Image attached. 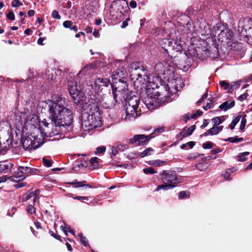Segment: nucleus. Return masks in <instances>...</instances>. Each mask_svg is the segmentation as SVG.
Returning <instances> with one entry per match:
<instances>
[{"label": "nucleus", "mask_w": 252, "mask_h": 252, "mask_svg": "<svg viewBox=\"0 0 252 252\" xmlns=\"http://www.w3.org/2000/svg\"><path fill=\"white\" fill-rule=\"evenodd\" d=\"M66 99L65 98L59 97L56 100H49V118L51 123H48L45 120L40 124V128H35L34 132L31 134V137L25 139L23 142L24 147L30 149H35L42 144L41 138H38L36 133H40L41 136L43 135L52 137L60 134L62 127H69L73 122V115L70 109L67 108Z\"/></svg>", "instance_id": "nucleus-1"}, {"label": "nucleus", "mask_w": 252, "mask_h": 252, "mask_svg": "<svg viewBox=\"0 0 252 252\" xmlns=\"http://www.w3.org/2000/svg\"><path fill=\"white\" fill-rule=\"evenodd\" d=\"M129 72L134 86L140 90H144L145 96H143V101L149 110L158 108L168 101V96L166 95L163 99L159 100L161 93L157 87L158 84L155 80H151L150 74L140 63H132Z\"/></svg>", "instance_id": "nucleus-2"}, {"label": "nucleus", "mask_w": 252, "mask_h": 252, "mask_svg": "<svg viewBox=\"0 0 252 252\" xmlns=\"http://www.w3.org/2000/svg\"><path fill=\"white\" fill-rule=\"evenodd\" d=\"M108 97H104L99 93L92 94L90 99L83 104L81 126L84 130L89 131L101 125L99 107L102 101L107 100Z\"/></svg>", "instance_id": "nucleus-3"}, {"label": "nucleus", "mask_w": 252, "mask_h": 252, "mask_svg": "<svg viewBox=\"0 0 252 252\" xmlns=\"http://www.w3.org/2000/svg\"><path fill=\"white\" fill-rule=\"evenodd\" d=\"M115 85H111L112 90L113 100L111 102L108 103L110 104L108 107H113L116 105V103L121 101L125 102L126 99H127L128 96L129 95L128 93V89L126 83L120 82L118 84L116 81L114 83Z\"/></svg>", "instance_id": "nucleus-4"}, {"label": "nucleus", "mask_w": 252, "mask_h": 252, "mask_svg": "<svg viewBox=\"0 0 252 252\" xmlns=\"http://www.w3.org/2000/svg\"><path fill=\"white\" fill-rule=\"evenodd\" d=\"M125 102L126 113L125 120L127 121L135 120L139 115L137 109L140 103L139 97L135 95L130 96L129 94Z\"/></svg>", "instance_id": "nucleus-5"}, {"label": "nucleus", "mask_w": 252, "mask_h": 252, "mask_svg": "<svg viewBox=\"0 0 252 252\" xmlns=\"http://www.w3.org/2000/svg\"><path fill=\"white\" fill-rule=\"evenodd\" d=\"M167 80L168 81V83L167 84L166 87H162V88L160 89V90L162 89H165V90L164 92L161 93L159 100H161L163 99L162 98H164L165 95L168 96V101H165L163 104L165 102H170L172 100L170 98L171 96L176 93L177 91H179L180 89L182 88L183 85H184L182 79L179 77H177L175 79L172 78L170 80L169 78H168Z\"/></svg>", "instance_id": "nucleus-6"}, {"label": "nucleus", "mask_w": 252, "mask_h": 252, "mask_svg": "<svg viewBox=\"0 0 252 252\" xmlns=\"http://www.w3.org/2000/svg\"><path fill=\"white\" fill-rule=\"evenodd\" d=\"M160 45L164 52L168 54L171 58L175 57L177 53L180 52L182 49L180 44L174 39L164 38L161 40Z\"/></svg>", "instance_id": "nucleus-7"}, {"label": "nucleus", "mask_w": 252, "mask_h": 252, "mask_svg": "<svg viewBox=\"0 0 252 252\" xmlns=\"http://www.w3.org/2000/svg\"><path fill=\"white\" fill-rule=\"evenodd\" d=\"M68 89L74 102L76 104L81 103L83 94L81 91L80 86L77 85L76 80L73 79L68 82Z\"/></svg>", "instance_id": "nucleus-8"}, {"label": "nucleus", "mask_w": 252, "mask_h": 252, "mask_svg": "<svg viewBox=\"0 0 252 252\" xmlns=\"http://www.w3.org/2000/svg\"><path fill=\"white\" fill-rule=\"evenodd\" d=\"M160 178L162 183L167 184L173 188L176 187L178 183L181 182L177 178L176 172L171 170H163L160 173Z\"/></svg>", "instance_id": "nucleus-9"}, {"label": "nucleus", "mask_w": 252, "mask_h": 252, "mask_svg": "<svg viewBox=\"0 0 252 252\" xmlns=\"http://www.w3.org/2000/svg\"><path fill=\"white\" fill-rule=\"evenodd\" d=\"M126 71L125 68L123 66L119 67L113 73L112 78L113 82L111 85H115L114 83L116 81L118 85H120V82L126 83Z\"/></svg>", "instance_id": "nucleus-10"}, {"label": "nucleus", "mask_w": 252, "mask_h": 252, "mask_svg": "<svg viewBox=\"0 0 252 252\" xmlns=\"http://www.w3.org/2000/svg\"><path fill=\"white\" fill-rule=\"evenodd\" d=\"M152 135H145L144 134H137L129 139V143L135 146H141L147 144L149 141L152 138Z\"/></svg>", "instance_id": "nucleus-11"}, {"label": "nucleus", "mask_w": 252, "mask_h": 252, "mask_svg": "<svg viewBox=\"0 0 252 252\" xmlns=\"http://www.w3.org/2000/svg\"><path fill=\"white\" fill-rule=\"evenodd\" d=\"M252 28V19L249 17H246L240 21L238 23V30L241 32V34L245 35L247 34V30Z\"/></svg>", "instance_id": "nucleus-12"}, {"label": "nucleus", "mask_w": 252, "mask_h": 252, "mask_svg": "<svg viewBox=\"0 0 252 252\" xmlns=\"http://www.w3.org/2000/svg\"><path fill=\"white\" fill-rule=\"evenodd\" d=\"M167 64L166 63H158L156 64L155 66V70L157 76L156 78L155 81H158L159 76L160 75H165L166 71H170V70L167 69Z\"/></svg>", "instance_id": "nucleus-13"}, {"label": "nucleus", "mask_w": 252, "mask_h": 252, "mask_svg": "<svg viewBox=\"0 0 252 252\" xmlns=\"http://www.w3.org/2000/svg\"><path fill=\"white\" fill-rule=\"evenodd\" d=\"M109 85H111V84L110 82V80L107 78H98L94 82V85L95 90L97 91V92H95V94L96 93H98L99 91L102 90L101 88L102 87H108ZM100 94H101L100 92H99Z\"/></svg>", "instance_id": "nucleus-14"}, {"label": "nucleus", "mask_w": 252, "mask_h": 252, "mask_svg": "<svg viewBox=\"0 0 252 252\" xmlns=\"http://www.w3.org/2000/svg\"><path fill=\"white\" fill-rule=\"evenodd\" d=\"M190 54L198 58H201L206 57L207 56H210V51L208 49H205V50H202L199 47H197L194 49L191 52V50H189Z\"/></svg>", "instance_id": "nucleus-15"}, {"label": "nucleus", "mask_w": 252, "mask_h": 252, "mask_svg": "<svg viewBox=\"0 0 252 252\" xmlns=\"http://www.w3.org/2000/svg\"><path fill=\"white\" fill-rule=\"evenodd\" d=\"M195 129V126L192 125L188 128H184L177 135L178 138L182 139L183 138L189 136L192 134Z\"/></svg>", "instance_id": "nucleus-16"}, {"label": "nucleus", "mask_w": 252, "mask_h": 252, "mask_svg": "<svg viewBox=\"0 0 252 252\" xmlns=\"http://www.w3.org/2000/svg\"><path fill=\"white\" fill-rule=\"evenodd\" d=\"M13 164L7 160L0 161V173H7L10 171Z\"/></svg>", "instance_id": "nucleus-17"}, {"label": "nucleus", "mask_w": 252, "mask_h": 252, "mask_svg": "<svg viewBox=\"0 0 252 252\" xmlns=\"http://www.w3.org/2000/svg\"><path fill=\"white\" fill-rule=\"evenodd\" d=\"M234 105L235 101L234 100L231 101L230 102L226 101L220 104L219 106V108L220 109L223 110L224 111H226L234 107Z\"/></svg>", "instance_id": "nucleus-18"}, {"label": "nucleus", "mask_w": 252, "mask_h": 252, "mask_svg": "<svg viewBox=\"0 0 252 252\" xmlns=\"http://www.w3.org/2000/svg\"><path fill=\"white\" fill-rule=\"evenodd\" d=\"M9 179L13 182H19L24 179H25V177L23 175H21V173L20 172H19V170L18 169L12 176L9 177Z\"/></svg>", "instance_id": "nucleus-19"}, {"label": "nucleus", "mask_w": 252, "mask_h": 252, "mask_svg": "<svg viewBox=\"0 0 252 252\" xmlns=\"http://www.w3.org/2000/svg\"><path fill=\"white\" fill-rule=\"evenodd\" d=\"M18 170L19 172H20L21 173V175H23L25 178L30 172V167L27 166H19Z\"/></svg>", "instance_id": "nucleus-20"}, {"label": "nucleus", "mask_w": 252, "mask_h": 252, "mask_svg": "<svg viewBox=\"0 0 252 252\" xmlns=\"http://www.w3.org/2000/svg\"><path fill=\"white\" fill-rule=\"evenodd\" d=\"M174 188L173 186H171L167 184L163 183L162 185H160L157 186V188L155 190V191H158L160 189H163L164 190H167L170 189Z\"/></svg>", "instance_id": "nucleus-21"}, {"label": "nucleus", "mask_w": 252, "mask_h": 252, "mask_svg": "<svg viewBox=\"0 0 252 252\" xmlns=\"http://www.w3.org/2000/svg\"><path fill=\"white\" fill-rule=\"evenodd\" d=\"M221 119H222V121H224L225 118L224 116H220V117H216L212 119V121L214 123V126H219L220 124L222 123V121L221 120Z\"/></svg>", "instance_id": "nucleus-22"}, {"label": "nucleus", "mask_w": 252, "mask_h": 252, "mask_svg": "<svg viewBox=\"0 0 252 252\" xmlns=\"http://www.w3.org/2000/svg\"><path fill=\"white\" fill-rule=\"evenodd\" d=\"M153 151L154 150L152 148H148L140 154V156L143 158L151 155Z\"/></svg>", "instance_id": "nucleus-23"}, {"label": "nucleus", "mask_w": 252, "mask_h": 252, "mask_svg": "<svg viewBox=\"0 0 252 252\" xmlns=\"http://www.w3.org/2000/svg\"><path fill=\"white\" fill-rule=\"evenodd\" d=\"M61 229L62 231H63V232L67 235V232H70L71 234H72L73 235H74V231L71 229L70 227L68 225H66L65 226H61Z\"/></svg>", "instance_id": "nucleus-24"}, {"label": "nucleus", "mask_w": 252, "mask_h": 252, "mask_svg": "<svg viewBox=\"0 0 252 252\" xmlns=\"http://www.w3.org/2000/svg\"><path fill=\"white\" fill-rule=\"evenodd\" d=\"M250 154L249 152H246L244 153H242L240 154L238 156L237 158H238V160L240 161H244L246 160L247 158H246V156L249 155Z\"/></svg>", "instance_id": "nucleus-25"}, {"label": "nucleus", "mask_w": 252, "mask_h": 252, "mask_svg": "<svg viewBox=\"0 0 252 252\" xmlns=\"http://www.w3.org/2000/svg\"><path fill=\"white\" fill-rule=\"evenodd\" d=\"M240 120V116H238L235 118V119L232 121L231 123L229 125L230 128L232 130L234 128L235 126L239 122Z\"/></svg>", "instance_id": "nucleus-26"}, {"label": "nucleus", "mask_w": 252, "mask_h": 252, "mask_svg": "<svg viewBox=\"0 0 252 252\" xmlns=\"http://www.w3.org/2000/svg\"><path fill=\"white\" fill-rule=\"evenodd\" d=\"M243 140V138H238L235 136L234 137H229L226 139L225 141H229L231 143H238L240 141H242Z\"/></svg>", "instance_id": "nucleus-27"}, {"label": "nucleus", "mask_w": 252, "mask_h": 252, "mask_svg": "<svg viewBox=\"0 0 252 252\" xmlns=\"http://www.w3.org/2000/svg\"><path fill=\"white\" fill-rule=\"evenodd\" d=\"M241 82V81L238 80L232 83L230 87V90L233 91L234 89L238 88L240 86Z\"/></svg>", "instance_id": "nucleus-28"}, {"label": "nucleus", "mask_w": 252, "mask_h": 252, "mask_svg": "<svg viewBox=\"0 0 252 252\" xmlns=\"http://www.w3.org/2000/svg\"><path fill=\"white\" fill-rule=\"evenodd\" d=\"M143 172L146 174H153L156 173L155 169L151 167L146 168L143 169Z\"/></svg>", "instance_id": "nucleus-29"}, {"label": "nucleus", "mask_w": 252, "mask_h": 252, "mask_svg": "<svg viewBox=\"0 0 252 252\" xmlns=\"http://www.w3.org/2000/svg\"><path fill=\"white\" fill-rule=\"evenodd\" d=\"M220 86L225 90H230V85L225 81H221L220 82Z\"/></svg>", "instance_id": "nucleus-30"}, {"label": "nucleus", "mask_w": 252, "mask_h": 252, "mask_svg": "<svg viewBox=\"0 0 252 252\" xmlns=\"http://www.w3.org/2000/svg\"><path fill=\"white\" fill-rule=\"evenodd\" d=\"M86 182V181L83 182H74L71 183V184L72 185H75V188H79V187H82L84 186L89 187V188H91V186L89 185H85L84 184V183Z\"/></svg>", "instance_id": "nucleus-31"}, {"label": "nucleus", "mask_w": 252, "mask_h": 252, "mask_svg": "<svg viewBox=\"0 0 252 252\" xmlns=\"http://www.w3.org/2000/svg\"><path fill=\"white\" fill-rule=\"evenodd\" d=\"M202 147L205 149H210L213 147V143L210 141H207L202 144Z\"/></svg>", "instance_id": "nucleus-32"}, {"label": "nucleus", "mask_w": 252, "mask_h": 252, "mask_svg": "<svg viewBox=\"0 0 252 252\" xmlns=\"http://www.w3.org/2000/svg\"><path fill=\"white\" fill-rule=\"evenodd\" d=\"M42 162L44 165L48 167H50L52 166V161L50 159H48L44 157L42 158Z\"/></svg>", "instance_id": "nucleus-33"}, {"label": "nucleus", "mask_w": 252, "mask_h": 252, "mask_svg": "<svg viewBox=\"0 0 252 252\" xmlns=\"http://www.w3.org/2000/svg\"><path fill=\"white\" fill-rule=\"evenodd\" d=\"M94 67V65L93 64H91V65H87L85 67H84L83 68H82L80 71V73H84V74H86L88 73V72H89V70L90 69H91L92 68H93Z\"/></svg>", "instance_id": "nucleus-34"}, {"label": "nucleus", "mask_w": 252, "mask_h": 252, "mask_svg": "<svg viewBox=\"0 0 252 252\" xmlns=\"http://www.w3.org/2000/svg\"><path fill=\"white\" fill-rule=\"evenodd\" d=\"M79 237L80 238V241L82 243V244L84 246H87L88 245L87 241L86 240V238L83 236V234L82 233H80L79 234Z\"/></svg>", "instance_id": "nucleus-35"}, {"label": "nucleus", "mask_w": 252, "mask_h": 252, "mask_svg": "<svg viewBox=\"0 0 252 252\" xmlns=\"http://www.w3.org/2000/svg\"><path fill=\"white\" fill-rule=\"evenodd\" d=\"M73 24V22H71V21L66 20V21H65L63 23V26L65 28L70 29L71 28V27L72 26Z\"/></svg>", "instance_id": "nucleus-36"}, {"label": "nucleus", "mask_w": 252, "mask_h": 252, "mask_svg": "<svg viewBox=\"0 0 252 252\" xmlns=\"http://www.w3.org/2000/svg\"><path fill=\"white\" fill-rule=\"evenodd\" d=\"M12 6L17 7L23 5V3L19 0H13L11 3Z\"/></svg>", "instance_id": "nucleus-37"}, {"label": "nucleus", "mask_w": 252, "mask_h": 252, "mask_svg": "<svg viewBox=\"0 0 252 252\" xmlns=\"http://www.w3.org/2000/svg\"><path fill=\"white\" fill-rule=\"evenodd\" d=\"M246 117V115H245L242 118L241 122V125L240 126V129L241 130H243L245 128V126L246 124V119L245 117Z\"/></svg>", "instance_id": "nucleus-38"}, {"label": "nucleus", "mask_w": 252, "mask_h": 252, "mask_svg": "<svg viewBox=\"0 0 252 252\" xmlns=\"http://www.w3.org/2000/svg\"><path fill=\"white\" fill-rule=\"evenodd\" d=\"M208 132L209 134L211 135H213L219 133V132L217 131V129L214 126L213 127H212L211 128L208 130Z\"/></svg>", "instance_id": "nucleus-39"}, {"label": "nucleus", "mask_w": 252, "mask_h": 252, "mask_svg": "<svg viewBox=\"0 0 252 252\" xmlns=\"http://www.w3.org/2000/svg\"><path fill=\"white\" fill-rule=\"evenodd\" d=\"M52 17L56 19H60L61 18V17L60 15L59 14L58 11H57L56 10H54L52 11Z\"/></svg>", "instance_id": "nucleus-40"}, {"label": "nucleus", "mask_w": 252, "mask_h": 252, "mask_svg": "<svg viewBox=\"0 0 252 252\" xmlns=\"http://www.w3.org/2000/svg\"><path fill=\"white\" fill-rule=\"evenodd\" d=\"M106 150V148L104 146L97 147L96 149L95 154L103 153Z\"/></svg>", "instance_id": "nucleus-41"}, {"label": "nucleus", "mask_w": 252, "mask_h": 252, "mask_svg": "<svg viewBox=\"0 0 252 252\" xmlns=\"http://www.w3.org/2000/svg\"><path fill=\"white\" fill-rule=\"evenodd\" d=\"M32 192L33 194V201L34 202H35L36 201L37 197L39 194L40 191L38 189H36L34 192Z\"/></svg>", "instance_id": "nucleus-42"}, {"label": "nucleus", "mask_w": 252, "mask_h": 252, "mask_svg": "<svg viewBox=\"0 0 252 252\" xmlns=\"http://www.w3.org/2000/svg\"><path fill=\"white\" fill-rule=\"evenodd\" d=\"M7 19L13 21L15 20V15L12 11H10L9 13L6 15Z\"/></svg>", "instance_id": "nucleus-43"}, {"label": "nucleus", "mask_w": 252, "mask_h": 252, "mask_svg": "<svg viewBox=\"0 0 252 252\" xmlns=\"http://www.w3.org/2000/svg\"><path fill=\"white\" fill-rule=\"evenodd\" d=\"M117 148H118L119 151H124L125 149L128 148V146L127 145L120 144L117 146Z\"/></svg>", "instance_id": "nucleus-44"}, {"label": "nucleus", "mask_w": 252, "mask_h": 252, "mask_svg": "<svg viewBox=\"0 0 252 252\" xmlns=\"http://www.w3.org/2000/svg\"><path fill=\"white\" fill-rule=\"evenodd\" d=\"M119 152L117 147H112L111 148V156H115Z\"/></svg>", "instance_id": "nucleus-45"}, {"label": "nucleus", "mask_w": 252, "mask_h": 252, "mask_svg": "<svg viewBox=\"0 0 252 252\" xmlns=\"http://www.w3.org/2000/svg\"><path fill=\"white\" fill-rule=\"evenodd\" d=\"M98 159V158L97 157L92 158L90 159V162H91V164L92 165L94 166V169L95 168V166L96 165H95V163H97Z\"/></svg>", "instance_id": "nucleus-46"}, {"label": "nucleus", "mask_w": 252, "mask_h": 252, "mask_svg": "<svg viewBox=\"0 0 252 252\" xmlns=\"http://www.w3.org/2000/svg\"><path fill=\"white\" fill-rule=\"evenodd\" d=\"M33 197L32 192H28L25 195V197L23 199V201H26Z\"/></svg>", "instance_id": "nucleus-47"}, {"label": "nucleus", "mask_w": 252, "mask_h": 252, "mask_svg": "<svg viewBox=\"0 0 252 252\" xmlns=\"http://www.w3.org/2000/svg\"><path fill=\"white\" fill-rule=\"evenodd\" d=\"M185 197H189V196L187 194L186 191H182L179 193V198L183 199Z\"/></svg>", "instance_id": "nucleus-48"}, {"label": "nucleus", "mask_w": 252, "mask_h": 252, "mask_svg": "<svg viewBox=\"0 0 252 252\" xmlns=\"http://www.w3.org/2000/svg\"><path fill=\"white\" fill-rule=\"evenodd\" d=\"M164 162V161H162L161 160H159V159H158V160H156L154 161V163H153V164L155 166H161V165H162L163 164V163Z\"/></svg>", "instance_id": "nucleus-49"}, {"label": "nucleus", "mask_w": 252, "mask_h": 252, "mask_svg": "<svg viewBox=\"0 0 252 252\" xmlns=\"http://www.w3.org/2000/svg\"><path fill=\"white\" fill-rule=\"evenodd\" d=\"M164 128L163 127H159L155 129L154 132L156 134L162 133L164 131Z\"/></svg>", "instance_id": "nucleus-50"}, {"label": "nucleus", "mask_w": 252, "mask_h": 252, "mask_svg": "<svg viewBox=\"0 0 252 252\" xmlns=\"http://www.w3.org/2000/svg\"><path fill=\"white\" fill-rule=\"evenodd\" d=\"M195 116L194 115H191V114H187L185 116L186 121H187L190 119H194Z\"/></svg>", "instance_id": "nucleus-51"}, {"label": "nucleus", "mask_w": 252, "mask_h": 252, "mask_svg": "<svg viewBox=\"0 0 252 252\" xmlns=\"http://www.w3.org/2000/svg\"><path fill=\"white\" fill-rule=\"evenodd\" d=\"M40 172V171L36 168H31L30 167V173L32 174H38Z\"/></svg>", "instance_id": "nucleus-52"}, {"label": "nucleus", "mask_w": 252, "mask_h": 252, "mask_svg": "<svg viewBox=\"0 0 252 252\" xmlns=\"http://www.w3.org/2000/svg\"><path fill=\"white\" fill-rule=\"evenodd\" d=\"M49 233L51 234V235L52 236H53V237H54V238H56V239L59 240H60V241H62V240H61V237H60L59 235H58V234H57L55 233L53 231H49Z\"/></svg>", "instance_id": "nucleus-53"}, {"label": "nucleus", "mask_w": 252, "mask_h": 252, "mask_svg": "<svg viewBox=\"0 0 252 252\" xmlns=\"http://www.w3.org/2000/svg\"><path fill=\"white\" fill-rule=\"evenodd\" d=\"M73 198L74 199H77L82 201L83 200H88V197L76 196L75 197H73Z\"/></svg>", "instance_id": "nucleus-54"}, {"label": "nucleus", "mask_w": 252, "mask_h": 252, "mask_svg": "<svg viewBox=\"0 0 252 252\" xmlns=\"http://www.w3.org/2000/svg\"><path fill=\"white\" fill-rule=\"evenodd\" d=\"M27 211L29 213L32 214L35 212V208L32 205H30L28 207Z\"/></svg>", "instance_id": "nucleus-55"}, {"label": "nucleus", "mask_w": 252, "mask_h": 252, "mask_svg": "<svg viewBox=\"0 0 252 252\" xmlns=\"http://www.w3.org/2000/svg\"><path fill=\"white\" fill-rule=\"evenodd\" d=\"M203 112L199 110H197L195 113L191 114V115H194L195 116V119L202 115Z\"/></svg>", "instance_id": "nucleus-56"}, {"label": "nucleus", "mask_w": 252, "mask_h": 252, "mask_svg": "<svg viewBox=\"0 0 252 252\" xmlns=\"http://www.w3.org/2000/svg\"><path fill=\"white\" fill-rule=\"evenodd\" d=\"M248 94H242L241 95H240L238 98V99L240 101H243V100L247 98V96H248Z\"/></svg>", "instance_id": "nucleus-57"}, {"label": "nucleus", "mask_w": 252, "mask_h": 252, "mask_svg": "<svg viewBox=\"0 0 252 252\" xmlns=\"http://www.w3.org/2000/svg\"><path fill=\"white\" fill-rule=\"evenodd\" d=\"M129 6L132 8H136L137 6V3L135 0H131L129 2Z\"/></svg>", "instance_id": "nucleus-58"}, {"label": "nucleus", "mask_w": 252, "mask_h": 252, "mask_svg": "<svg viewBox=\"0 0 252 252\" xmlns=\"http://www.w3.org/2000/svg\"><path fill=\"white\" fill-rule=\"evenodd\" d=\"M221 151L220 150V148H216V149H214L213 150H211V153L213 154H218Z\"/></svg>", "instance_id": "nucleus-59"}, {"label": "nucleus", "mask_w": 252, "mask_h": 252, "mask_svg": "<svg viewBox=\"0 0 252 252\" xmlns=\"http://www.w3.org/2000/svg\"><path fill=\"white\" fill-rule=\"evenodd\" d=\"M129 20V19H127L126 21H124L123 22V24H122V25L121 26V27L122 28H126L127 25H128V23H127V20Z\"/></svg>", "instance_id": "nucleus-60"}, {"label": "nucleus", "mask_w": 252, "mask_h": 252, "mask_svg": "<svg viewBox=\"0 0 252 252\" xmlns=\"http://www.w3.org/2000/svg\"><path fill=\"white\" fill-rule=\"evenodd\" d=\"M35 12L33 10H30L28 12L29 17H32L34 15Z\"/></svg>", "instance_id": "nucleus-61"}, {"label": "nucleus", "mask_w": 252, "mask_h": 252, "mask_svg": "<svg viewBox=\"0 0 252 252\" xmlns=\"http://www.w3.org/2000/svg\"><path fill=\"white\" fill-rule=\"evenodd\" d=\"M45 39L44 38L40 37L37 40V43L39 45H43V41Z\"/></svg>", "instance_id": "nucleus-62"}, {"label": "nucleus", "mask_w": 252, "mask_h": 252, "mask_svg": "<svg viewBox=\"0 0 252 252\" xmlns=\"http://www.w3.org/2000/svg\"><path fill=\"white\" fill-rule=\"evenodd\" d=\"M34 224L35 225L36 228L39 229L41 228V224L38 221H34Z\"/></svg>", "instance_id": "nucleus-63"}, {"label": "nucleus", "mask_w": 252, "mask_h": 252, "mask_svg": "<svg viewBox=\"0 0 252 252\" xmlns=\"http://www.w3.org/2000/svg\"><path fill=\"white\" fill-rule=\"evenodd\" d=\"M251 169H252V161L247 166L245 170H249Z\"/></svg>", "instance_id": "nucleus-64"}]
</instances>
